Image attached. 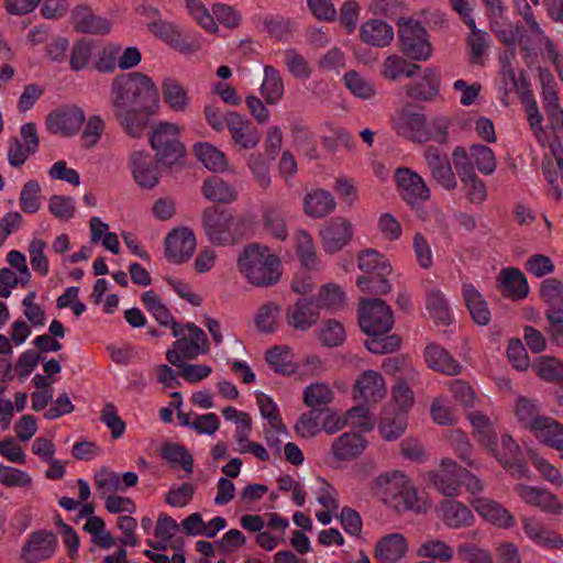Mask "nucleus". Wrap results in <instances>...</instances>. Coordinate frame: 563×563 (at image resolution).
<instances>
[{"mask_svg": "<svg viewBox=\"0 0 563 563\" xmlns=\"http://www.w3.org/2000/svg\"><path fill=\"white\" fill-rule=\"evenodd\" d=\"M320 318V312L314 302L308 298H298L294 303L286 307L285 319L287 324L299 331H307L312 328Z\"/></svg>", "mask_w": 563, "mask_h": 563, "instance_id": "nucleus-21", "label": "nucleus"}, {"mask_svg": "<svg viewBox=\"0 0 563 563\" xmlns=\"http://www.w3.org/2000/svg\"><path fill=\"white\" fill-rule=\"evenodd\" d=\"M398 25L401 52L413 60L429 59L432 46L426 29L412 19H400Z\"/></svg>", "mask_w": 563, "mask_h": 563, "instance_id": "nucleus-9", "label": "nucleus"}, {"mask_svg": "<svg viewBox=\"0 0 563 563\" xmlns=\"http://www.w3.org/2000/svg\"><path fill=\"white\" fill-rule=\"evenodd\" d=\"M84 530L91 536V541L99 548L110 549L114 545V538L106 530L104 520L98 516H89Z\"/></svg>", "mask_w": 563, "mask_h": 563, "instance_id": "nucleus-57", "label": "nucleus"}, {"mask_svg": "<svg viewBox=\"0 0 563 563\" xmlns=\"http://www.w3.org/2000/svg\"><path fill=\"white\" fill-rule=\"evenodd\" d=\"M496 284L499 292L511 300H521L529 295L528 280L519 268H503L497 276Z\"/></svg>", "mask_w": 563, "mask_h": 563, "instance_id": "nucleus-26", "label": "nucleus"}, {"mask_svg": "<svg viewBox=\"0 0 563 563\" xmlns=\"http://www.w3.org/2000/svg\"><path fill=\"white\" fill-rule=\"evenodd\" d=\"M141 301L144 308L155 318V320L165 327H173L176 323L169 309L162 301L154 290H147L142 295Z\"/></svg>", "mask_w": 563, "mask_h": 563, "instance_id": "nucleus-56", "label": "nucleus"}, {"mask_svg": "<svg viewBox=\"0 0 563 563\" xmlns=\"http://www.w3.org/2000/svg\"><path fill=\"white\" fill-rule=\"evenodd\" d=\"M423 355L427 365L433 371L450 376L461 373L460 363L445 349L435 343L428 344Z\"/></svg>", "mask_w": 563, "mask_h": 563, "instance_id": "nucleus-35", "label": "nucleus"}, {"mask_svg": "<svg viewBox=\"0 0 563 563\" xmlns=\"http://www.w3.org/2000/svg\"><path fill=\"white\" fill-rule=\"evenodd\" d=\"M531 433L543 444L563 452V424L550 417L537 418L531 424Z\"/></svg>", "mask_w": 563, "mask_h": 563, "instance_id": "nucleus-32", "label": "nucleus"}, {"mask_svg": "<svg viewBox=\"0 0 563 563\" xmlns=\"http://www.w3.org/2000/svg\"><path fill=\"white\" fill-rule=\"evenodd\" d=\"M233 141L243 148H252L260 141V133L253 124L236 112H229L227 126Z\"/></svg>", "mask_w": 563, "mask_h": 563, "instance_id": "nucleus-34", "label": "nucleus"}, {"mask_svg": "<svg viewBox=\"0 0 563 563\" xmlns=\"http://www.w3.org/2000/svg\"><path fill=\"white\" fill-rule=\"evenodd\" d=\"M514 56L505 55L500 58V70L495 78V88L504 104L510 102L512 95H519L521 99L529 95L527 81L522 71H516L512 60Z\"/></svg>", "mask_w": 563, "mask_h": 563, "instance_id": "nucleus-13", "label": "nucleus"}, {"mask_svg": "<svg viewBox=\"0 0 563 563\" xmlns=\"http://www.w3.org/2000/svg\"><path fill=\"white\" fill-rule=\"evenodd\" d=\"M456 552L463 563H494L492 553L474 543H461Z\"/></svg>", "mask_w": 563, "mask_h": 563, "instance_id": "nucleus-64", "label": "nucleus"}, {"mask_svg": "<svg viewBox=\"0 0 563 563\" xmlns=\"http://www.w3.org/2000/svg\"><path fill=\"white\" fill-rule=\"evenodd\" d=\"M260 29L277 41H288L295 32V23L278 15H265Z\"/></svg>", "mask_w": 563, "mask_h": 563, "instance_id": "nucleus-55", "label": "nucleus"}, {"mask_svg": "<svg viewBox=\"0 0 563 563\" xmlns=\"http://www.w3.org/2000/svg\"><path fill=\"white\" fill-rule=\"evenodd\" d=\"M543 107L549 125L554 133H563V109L560 106L556 84L550 74H541Z\"/></svg>", "mask_w": 563, "mask_h": 563, "instance_id": "nucleus-25", "label": "nucleus"}, {"mask_svg": "<svg viewBox=\"0 0 563 563\" xmlns=\"http://www.w3.org/2000/svg\"><path fill=\"white\" fill-rule=\"evenodd\" d=\"M255 399L260 409L261 417L266 421L265 427L274 428L278 432H287V426L283 420L279 407L276 401L271 396L262 391L255 393Z\"/></svg>", "mask_w": 563, "mask_h": 563, "instance_id": "nucleus-44", "label": "nucleus"}, {"mask_svg": "<svg viewBox=\"0 0 563 563\" xmlns=\"http://www.w3.org/2000/svg\"><path fill=\"white\" fill-rule=\"evenodd\" d=\"M532 369L543 380L563 385V362L551 356L538 357Z\"/></svg>", "mask_w": 563, "mask_h": 563, "instance_id": "nucleus-54", "label": "nucleus"}, {"mask_svg": "<svg viewBox=\"0 0 563 563\" xmlns=\"http://www.w3.org/2000/svg\"><path fill=\"white\" fill-rule=\"evenodd\" d=\"M455 461L451 459H443L438 472H429L426 479L431 482L434 487L443 495L455 497L460 495L462 471Z\"/></svg>", "mask_w": 563, "mask_h": 563, "instance_id": "nucleus-20", "label": "nucleus"}, {"mask_svg": "<svg viewBox=\"0 0 563 563\" xmlns=\"http://www.w3.org/2000/svg\"><path fill=\"white\" fill-rule=\"evenodd\" d=\"M164 103L174 112H186L191 104L188 89L178 80L167 78L162 84Z\"/></svg>", "mask_w": 563, "mask_h": 563, "instance_id": "nucleus-36", "label": "nucleus"}, {"mask_svg": "<svg viewBox=\"0 0 563 563\" xmlns=\"http://www.w3.org/2000/svg\"><path fill=\"white\" fill-rule=\"evenodd\" d=\"M472 169L476 168L483 175H492L497 168L494 152L486 145L473 144L466 150Z\"/></svg>", "mask_w": 563, "mask_h": 563, "instance_id": "nucleus-48", "label": "nucleus"}, {"mask_svg": "<svg viewBox=\"0 0 563 563\" xmlns=\"http://www.w3.org/2000/svg\"><path fill=\"white\" fill-rule=\"evenodd\" d=\"M180 128L175 123L161 122L151 136V145L156 152L158 161L164 165L180 163L185 155V146L179 141Z\"/></svg>", "mask_w": 563, "mask_h": 563, "instance_id": "nucleus-8", "label": "nucleus"}, {"mask_svg": "<svg viewBox=\"0 0 563 563\" xmlns=\"http://www.w3.org/2000/svg\"><path fill=\"white\" fill-rule=\"evenodd\" d=\"M42 206V188L36 180H29L20 195V207L25 213H35Z\"/></svg>", "mask_w": 563, "mask_h": 563, "instance_id": "nucleus-61", "label": "nucleus"}, {"mask_svg": "<svg viewBox=\"0 0 563 563\" xmlns=\"http://www.w3.org/2000/svg\"><path fill=\"white\" fill-rule=\"evenodd\" d=\"M336 201L332 194L325 189H312L303 197L302 209L307 217L322 219L332 213Z\"/></svg>", "mask_w": 563, "mask_h": 563, "instance_id": "nucleus-31", "label": "nucleus"}, {"mask_svg": "<svg viewBox=\"0 0 563 563\" xmlns=\"http://www.w3.org/2000/svg\"><path fill=\"white\" fill-rule=\"evenodd\" d=\"M71 23L78 32L106 34L111 30V22L95 15L90 8L78 5L71 13Z\"/></svg>", "mask_w": 563, "mask_h": 563, "instance_id": "nucleus-33", "label": "nucleus"}, {"mask_svg": "<svg viewBox=\"0 0 563 563\" xmlns=\"http://www.w3.org/2000/svg\"><path fill=\"white\" fill-rule=\"evenodd\" d=\"M56 536L46 530L29 534L21 550V559L25 563H40L52 558L57 549Z\"/></svg>", "mask_w": 563, "mask_h": 563, "instance_id": "nucleus-17", "label": "nucleus"}, {"mask_svg": "<svg viewBox=\"0 0 563 563\" xmlns=\"http://www.w3.org/2000/svg\"><path fill=\"white\" fill-rule=\"evenodd\" d=\"M84 121V111L69 106L52 111L46 118V128L53 134L73 136L78 133Z\"/></svg>", "mask_w": 563, "mask_h": 563, "instance_id": "nucleus-18", "label": "nucleus"}, {"mask_svg": "<svg viewBox=\"0 0 563 563\" xmlns=\"http://www.w3.org/2000/svg\"><path fill=\"white\" fill-rule=\"evenodd\" d=\"M157 101V87L143 73L121 74L112 80L113 114L124 131L133 137L142 135L147 124L146 118L154 113Z\"/></svg>", "mask_w": 563, "mask_h": 563, "instance_id": "nucleus-1", "label": "nucleus"}, {"mask_svg": "<svg viewBox=\"0 0 563 563\" xmlns=\"http://www.w3.org/2000/svg\"><path fill=\"white\" fill-rule=\"evenodd\" d=\"M130 168L135 183L143 188H153L158 183V170L152 156L144 152H133Z\"/></svg>", "mask_w": 563, "mask_h": 563, "instance_id": "nucleus-30", "label": "nucleus"}, {"mask_svg": "<svg viewBox=\"0 0 563 563\" xmlns=\"http://www.w3.org/2000/svg\"><path fill=\"white\" fill-rule=\"evenodd\" d=\"M202 225L208 240L217 245L234 244L243 235L242 220L229 209H206Z\"/></svg>", "mask_w": 563, "mask_h": 563, "instance_id": "nucleus-6", "label": "nucleus"}, {"mask_svg": "<svg viewBox=\"0 0 563 563\" xmlns=\"http://www.w3.org/2000/svg\"><path fill=\"white\" fill-rule=\"evenodd\" d=\"M358 268L367 274L377 276H388L391 273V266L388 260L376 250H365L358 254Z\"/></svg>", "mask_w": 563, "mask_h": 563, "instance_id": "nucleus-49", "label": "nucleus"}, {"mask_svg": "<svg viewBox=\"0 0 563 563\" xmlns=\"http://www.w3.org/2000/svg\"><path fill=\"white\" fill-rule=\"evenodd\" d=\"M368 445L367 439L358 432H344L331 444V454L338 462H351L360 457Z\"/></svg>", "mask_w": 563, "mask_h": 563, "instance_id": "nucleus-23", "label": "nucleus"}, {"mask_svg": "<svg viewBox=\"0 0 563 563\" xmlns=\"http://www.w3.org/2000/svg\"><path fill=\"white\" fill-rule=\"evenodd\" d=\"M529 125L540 145H545V132L543 130V117L539 111L538 103L531 93L521 99Z\"/></svg>", "mask_w": 563, "mask_h": 563, "instance_id": "nucleus-58", "label": "nucleus"}, {"mask_svg": "<svg viewBox=\"0 0 563 563\" xmlns=\"http://www.w3.org/2000/svg\"><path fill=\"white\" fill-rule=\"evenodd\" d=\"M386 394L387 386L385 378L380 373L373 369L362 373L352 388L353 399L368 406H375L380 402Z\"/></svg>", "mask_w": 563, "mask_h": 563, "instance_id": "nucleus-15", "label": "nucleus"}, {"mask_svg": "<svg viewBox=\"0 0 563 563\" xmlns=\"http://www.w3.org/2000/svg\"><path fill=\"white\" fill-rule=\"evenodd\" d=\"M265 361L278 374L290 376L298 369L295 354L288 345H275L265 353Z\"/></svg>", "mask_w": 563, "mask_h": 563, "instance_id": "nucleus-39", "label": "nucleus"}, {"mask_svg": "<svg viewBox=\"0 0 563 563\" xmlns=\"http://www.w3.org/2000/svg\"><path fill=\"white\" fill-rule=\"evenodd\" d=\"M424 158L432 178L442 188L453 190L457 184L446 155L440 153L437 147L429 146L424 151Z\"/></svg>", "mask_w": 563, "mask_h": 563, "instance_id": "nucleus-27", "label": "nucleus"}, {"mask_svg": "<svg viewBox=\"0 0 563 563\" xmlns=\"http://www.w3.org/2000/svg\"><path fill=\"white\" fill-rule=\"evenodd\" d=\"M395 179L401 198L416 210L420 219L427 220V212L418 207L430 198V189L422 177L409 168H399Z\"/></svg>", "mask_w": 563, "mask_h": 563, "instance_id": "nucleus-11", "label": "nucleus"}, {"mask_svg": "<svg viewBox=\"0 0 563 563\" xmlns=\"http://www.w3.org/2000/svg\"><path fill=\"white\" fill-rule=\"evenodd\" d=\"M93 54V43L88 38L76 41L71 47L69 56V67L74 71L86 68Z\"/></svg>", "mask_w": 563, "mask_h": 563, "instance_id": "nucleus-60", "label": "nucleus"}, {"mask_svg": "<svg viewBox=\"0 0 563 563\" xmlns=\"http://www.w3.org/2000/svg\"><path fill=\"white\" fill-rule=\"evenodd\" d=\"M261 95L268 104H277L284 97V82L280 73L271 65L264 67Z\"/></svg>", "mask_w": 563, "mask_h": 563, "instance_id": "nucleus-47", "label": "nucleus"}, {"mask_svg": "<svg viewBox=\"0 0 563 563\" xmlns=\"http://www.w3.org/2000/svg\"><path fill=\"white\" fill-rule=\"evenodd\" d=\"M542 169L550 185L549 196L554 200L561 199L562 190L558 180L561 179L563 183V148L560 143L550 144L549 153L544 155Z\"/></svg>", "mask_w": 563, "mask_h": 563, "instance_id": "nucleus-24", "label": "nucleus"}, {"mask_svg": "<svg viewBox=\"0 0 563 563\" xmlns=\"http://www.w3.org/2000/svg\"><path fill=\"white\" fill-rule=\"evenodd\" d=\"M357 319L361 330L367 335H385L394 325L393 311L380 299L362 298L358 303Z\"/></svg>", "mask_w": 563, "mask_h": 563, "instance_id": "nucleus-7", "label": "nucleus"}, {"mask_svg": "<svg viewBox=\"0 0 563 563\" xmlns=\"http://www.w3.org/2000/svg\"><path fill=\"white\" fill-rule=\"evenodd\" d=\"M295 431L300 438L311 439L320 434L322 431L321 412L311 409L302 412L296 424Z\"/></svg>", "mask_w": 563, "mask_h": 563, "instance_id": "nucleus-59", "label": "nucleus"}, {"mask_svg": "<svg viewBox=\"0 0 563 563\" xmlns=\"http://www.w3.org/2000/svg\"><path fill=\"white\" fill-rule=\"evenodd\" d=\"M429 317L437 323L448 325L453 320V313L444 295L439 289L429 290L426 299Z\"/></svg>", "mask_w": 563, "mask_h": 563, "instance_id": "nucleus-46", "label": "nucleus"}, {"mask_svg": "<svg viewBox=\"0 0 563 563\" xmlns=\"http://www.w3.org/2000/svg\"><path fill=\"white\" fill-rule=\"evenodd\" d=\"M462 296L465 306L473 319L479 325H486L490 321V311L483 295L472 284H463Z\"/></svg>", "mask_w": 563, "mask_h": 563, "instance_id": "nucleus-37", "label": "nucleus"}, {"mask_svg": "<svg viewBox=\"0 0 563 563\" xmlns=\"http://www.w3.org/2000/svg\"><path fill=\"white\" fill-rule=\"evenodd\" d=\"M439 517L450 529L467 528L474 525L472 510L463 503L445 499L439 506Z\"/></svg>", "mask_w": 563, "mask_h": 563, "instance_id": "nucleus-29", "label": "nucleus"}, {"mask_svg": "<svg viewBox=\"0 0 563 563\" xmlns=\"http://www.w3.org/2000/svg\"><path fill=\"white\" fill-rule=\"evenodd\" d=\"M452 161L467 200L475 205L483 203L487 198L486 185L472 169L466 148L457 146L452 153Z\"/></svg>", "mask_w": 563, "mask_h": 563, "instance_id": "nucleus-10", "label": "nucleus"}, {"mask_svg": "<svg viewBox=\"0 0 563 563\" xmlns=\"http://www.w3.org/2000/svg\"><path fill=\"white\" fill-rule=\"evenodd\" d=\"M417 555L422 559H431L441 563L451 562L454 550L446 542L430 538L424 540L417 550Z\"/></svg>", "mask_w": 563, "mask_h": 563, "instance_id": "nucleus-51", "label": "nucleus"}, {"mask_svg": "<svg viewBox=\"0 0 563 563\" xmlns=\"http://www.w3.org/2000/svg\"><path fill=\"white\" fill-rule=\"evenodd\" d=\"M390 128L401 139L424 144L434 141L444 144L448 141L450 120L445 117L428 121L420 107L405 103L390 114Z\"/></svg>", "mask_w": 563, "mask_h": 563, "instance_id": "nucleus-4", "label": "nucleus"}, {"mask_svg": "<svg viewBox=\"0 0 563 563\" xmlns=\"http://www.w3.org/2000/svg\"><path fill=\"white\" fill-rule=\"evenodd\" d=\"M241 275L252 285L268 287L277 284L283 275L282 260L271 247L252 243L238 258Z\"/></svg>", "mask_w": 563, "mask_h": 563, "instance_id": "nucleus-5", "label": "nucleus"}, {"mask_svg": "<svg viewBox=\"0 0 563 563\" xmlns=\"http://www.w3.org/2000/svg\"><path fill=\"white\" fill-rule=\"evenodd\" d=\"M475 440L498 461L504 470L514 478H528L529 467L522 457L520 445L508 434L498 442L494 424L487 416L478 412L470 413Z\"/></svg>", "mask_w": 563, "mask_h": 563, "instance_id": "nucleus-3", "label": "nucleus"}, {"mask_svg": "<svg viewBox=\"0 0 563 563\" xmlns=\"http://www.w3.org/2000/svg\"><path fill=\"white\" fill-rule=\"evenodd\" d=\"M408 540L402 533L394 532L378 539L374 547V558L378 563H398L407 556Z\"/></svg>", "mask_w": 563, "mask_h": 563, "instance_id": "nucleus-22", "label": "nucleus"}, {"mask_svg": "<svg viewBox=\"0 0 563 563\" xmlns=\"http://www.w3.org/2000/svg\"><path fill=\"white\" fill-rule=\"evenodd\" d=\"M95 486L103 498L110 494L123 492L120 475L106 467H102L96 472Z\"/></svg>", "mask_w": 563, "mask_h": 563, "instance_id": "nucleus-62", "label": "nucleus"}, {"mask_svg": "<svg viewBox=\"0 0 563 563\" xmlns=\"http://www.w3.org/2000/svg\"><path fill=\"white\" fill-rule=\"evenodd\" d=\"M361 38L366 44L384 47L393 41L394 30L382 20H368L361 27Z\"/></svg>", "mask_w": 563, "mask_h": 563, "instance_id": "nucleus-42", "label": "nucleus"}, {"mask_svg": "<svg viewBox=\"0 0 563 563\" xmlns=\"http://www.w3.org/2000/svg\"><path fill=\"white\" fill-rule=\"evenodd\" d=\"M254 323L261 332H276L280 323L279 305L272 301L262 305L255 313Z\"/></svg>", "mask_w": 563, "mask_h": 563, "instance_id": "nucleus-52", "label": "nucleus"}, {"mask_svg": "<svg viewBox=\"0 0 563 563\" xmlns=\"http://www.w3.org/2000/svg\"><path fill=\"white\" fill-rule=\"evenodd\" d=\"M178 525L175 519L165 512L159 514L155 527L156 540H148L147 544L154 550H166L169 541L176 534Z\"/></svg>", "mask_w": 563, "mask_h": 563, "instance_id": "nucleus-53", "label": "nucleus"}, {"mask_svg": "<svg viewBox=\"0 0 563 563\" xmlns=\"http://www.w3.org/2000/svg\"><path fill=\"white\" fill-rule=\"evenodd\" d=\"M393 406L397 412L406 415L415 404V393L405 380H397L391 388Z\"/></svg>", "mask_w": 563, "mask_h": 563, "instance_id": "nucleus-63", "label": "nucleus"}, {"mask_svg": "<svg viewBox=\"0 0 563 563\" xmlns=\"http://www.w3.org/2000/svg\"><path fill=\"white\" fill-rule=\"evenodd\" d=\"M334 393L327 383H312L302 393V401L308 408L317 410L332 402Z\"/></svg>", "mask_w": 563, "mask_h": 563, "instance_id": "nucleus-50", "label": "nucleus"}, {"mask_svg": "<svg viewBox=\"0 0 563 563\" xmlns=\"http://www.w3.org/2000/svg\"><path fill=\"white\" fill-rule=\"evenodd\" d=\"M291 246L301 267L307 271H317L320 258L313 236L303 229H298L291 236Z\"/></svg>", "mask_w": 563, "mask_h": 563, "instance_id": "nucleus-28", "label": "nucleus"}, {"mask_svg": "<svg viewBox=\"0 0 563 563\" xmlns=\"http://www.w3.org/2000/svg\"><path fill=\"white\" fill-rule=\"evenodd\" d=\"M313 302L319 312H338L346 305V294L340 285L327 283L319 288Z\"/></svg>", "mask_w": 563, "mask_h": 563, "instance_id": "nucleus-38", "label": "nucleus"}, {"mask_svg": "<svg viewBox=\"0 0 563 563\" xmlns=\"http://www.w3.org/2000/svg\"><path fill=\"white\" fill-rule=\"evenodd\" d=\"M371 489L379 501L398 514H424L431 506L429 498L418 492L412 479L398 470L379 474L372 482Z\"/></svg>", "mask_w": 563, "mask_h": 563, "instance_id": "nucleus-2", "label": "nucleus"}, {"mask_svg": "<svg viewBox=\"0 0 563 563\" xmlns=\"http://www.w3.org/2000/svg\"><path fill=\"white\" fill-rule=\"evenodd\" d=\"M440 75L434 68H426L419 81L407 87V95L418 100H431L439 93Z\"/></svg>", "mask_w": 563, "mask_h": 563, "instance_id": "nucleus-40", "label": "nucleus"}, {"mask_svg": "<svg viewBox=\"0 0 563 563\" xmlns=\"http://www.w3.org/2000/svg\"><path fill=\"white\" fill-rule=\"evenodd\" d=\"M407 422L406 415L397 412L391 405H387L382 410L378 430L385 440H395L404 433Z\"/></svg>", "mask_w": 563, "mask_h": 563, "instance_id": "nucleus-41", "label": "nucleus"}, {"mask_svg": "<svg viewBox=\"0 0 563 563\" xmlns=\"http://www.w3.org/2000/svg\"><path fill=\"white\" fill-rule=\"evenodd\" d=\"M202 194L208 200L221 203H231L238 198L235 188L217 176L203 181Z\"/></svg>", "mask_w": 563, "mask_h": 563, "instance_id": "nucleus-45", "label": "nucleus"}, {"mask_svg": "<svg viewBox=\"0 0 563 563\" xmlns=\"http://www.w3.org/2000/svg\"><path fill=\"white\" fill-rule=\"evenodd\" d=\"M165 257L173 264H183L188 262L196 247V235L187 227L174 228L169 231L164 241Z\"/></svg>", "mask_w": 563, "mask_h": 563, "instance_id": "nucleus-14", "label": "nucleus"}, {"mask_svg": "<svg viewBox=\"0 0 563 563\" xmlns=\"http://www.w3.org/2000/svg\"><path fill=\"white\" fill-rule=\"evenodd\" d=\"M194 154L206 168L214 173L227 169L228 159L223 152L208 142H199L194 145Z\"/></svg>", "mask_w": 563, "mask_h": 563, "instance_id": "nucleus-43", "label": "nucleus"}, {"mask_svg": "<svg viewBox=\"0 0 563 563\" xmlns=\"http://www.w3.org/2000/svg\"><path fill=\"white\" fill-rule=\"evenodd\" d=\"M468 501L477 515L492 526L500 529H510L516 525L514 515L494 499L473 497L468 498Z\"/></svg>", "mask_w": 563, "mask_h": 563, "instance_id": "nucleus-19", "label": "nucleus"}, {"mask_svg": "<svg viewBox=\"0 0 563 563\" xmlns=\"http://www.w3.org/2000/svg\"><path fill=\"white\" fill-rule=\"evenodd\" d=\"M174 336L179 338L175 342V346L179 349L185 357L196 358L200 354H205L209 350V342L202 329L194 323L180 325L173 323L170 328Z\"/></svg>", "mask_w": 563, "mask_h": 563, "instance_id": "nucleus-16", "label": "nucleus"}, {"mask_svg": "<svg viewBox=\"0 0 563 563\" xmlns=\"http://www.w3.org/2000/svg\"><path fill=\"white\" fill-rule=\"evenodd\" d=\"M354 227L343 217H332L323 223L319 231V238L323 251L327 254H335L342 251L353 239Z\"/></svg>", "mask_w": 563, "mask_h": 563, "instance_id": "nucleus-12", "label": "nucleus"}]
</instances>
